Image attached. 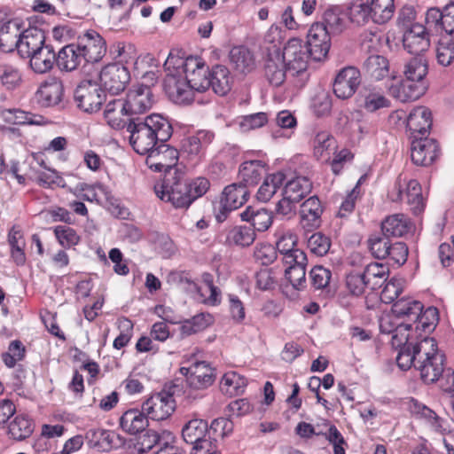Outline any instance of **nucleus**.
<instances>
[{
	"label": "nucleus",
	"mask_w": 454,
	"mask_h": 454,
	"mask_svg": "<svg viewBox=\"0 0 454 454\" xmlns=\"http://www.w3.org/2000/svg\"><path fill=\"white\" fill-rule=\"evenodd\" d=\"M233 422L226 418H217L208 426V435L212 439L228 437L233 431Z\"/></svg>",
	"instance_id": "obj_56"
},
{
	"label": "nucleus",
	"mask_w": 454,
	"mask_h": 454,
	"mask_svg": "<svg viewBox=\"0 0 454 454\" xmlns=\"http://www.w3.org/2000/svg\"><path fill=\"white\" fill-rule=\"evenodd\" d=\"M25 354V348L21 342L13 340L10 343L8 351L2 356L3 361L9 368L13 367L18 361H20Z\"/></svg>",
	"instance_id": "obj_64"
},
{
	"label": "nucleus",
	"mask_w": 454,
	"mask_h": 454,
	"mask_svg": "<svg viewBox=\"0 0 454 454\" xmlns=\"http://www.w3.org/2000/svg\"><path fill=\"white\" fill-rule=\"evenodd\" d=\"M255 239V231L248 226H234L226 230L225 242L231 246L249 247Z\"/></svg>",
	"instance_id": "obj_43"
},
{
	"label": "nucleus",
	"mask_w": 454,
	"mask_h": 454,
	"mask_svg": "<svg viewBox=\"0 0 454 454\" xmlns=\"http://www.w3.org/2000/svg\"><path fill=\"white\" fill-rule=\"evenodd\" d=\"M265 173V164L262 160H249L241 164L239 176L241 184L247 187L256 184Z\"/></svg>",
	"instance_id": "obj_39"
},
{
	"label": "nucleus",
	"mask_w": 454,
	"mask_h": 454,
	"mask_svg": "<svg viewBox=\"0 0 454 454\" xmlns=\"http://www.w3.org/2000/svg\"><path fill=\"white\" fill-rule=\"evenodd\" d=\"M395 200H405L415 215L421 213L425 208V200L422 195V189L415 179H407L399 176L392 192Z\"/></svg>",
	"instance_id": "obj_6"
},
{
	"label": "nucleus",
	"mask_w": 454,
	"mask_h": 454,
	"mask_svg": "<svg viewBox=\"0 0 454 454\" xmlns=\"http://www.w3.org/2000/svg\"><path fill=\"white\" fill-rule=\"evenodd\" d=\"M22 23L15 19L7 21L0 28V48L3 51L11 52L18 50L22 34Z\"/></svg>",
	"instance_id": "obj_26"
},
{
	"label": "nucleus",
	"mask_w": 454,
	"mask_h": 454,
	"mask_svg": "<svg viewBox=\"0 0 454 454\" xmlns=\"http://www.w3.org/2000/svg\"><path fill=\"white\" fill-rule=\"evenodd\" d=\"M425 22L428 30L441 35L444 33L454 38V3L445 5L442 11L438 8L428 9Z\"/></svg>",
	"instance_id": "obj_12"
},
{
	"label": "nucleus",
	"mask_w": 454,
	"mask_h": 454,
	"mask_svg": "<svg viewBox=\"0 0 454 454\" xmlns=\"http://www.w3.org/2000/svg\"><path fill=\"white\" fill-rule=\"evenodd\" d=\"M239 216L242 221L251 223L254 227L253 229L258 231L268 230L272 223L271 214L264 208L255 209L252 207H247Z\"/></svg>",
	"instance_id": "obj_41"
},
{
	"label": "nucleus",
	"mask_w": 454,
	"mask_h": 454,
	"mask_svg": "<svg viewBox=\"0 0 454 454\" xmlns=\"http://www.w3.org/2000/svg\"><path fill=\"white\" fill-rule=\"evenodd\" d=\"M248 198L247 187L241 184H232L223 191L218 208L215 212V218L219 223L226 220L227 215L240 207L246 203Z\"/></svg>",
	"instance_id": "obj_9"
},
{
	"label": "nucleus",
	"mask_w": 454,
	"mask_h": 454,
	"mask_svg": "<svg viewBox=\"0 0 454 454\" xmlns=\"http://www.w3.org/2000/svg\"><path fill=\"white\" fill-rule=\"evenodd\" d=\"M285 179L286 176L282 172L274 173L266 176L257 192V199L263 202L269 201L278 189L284 184Z\"/></svg>",
	"instance_id": "obj_48"
},
{
	"label": "nucleus",
	"mask_w": 454,
	"mask_h": 454,
	"mask_svg": "<svg viewBox=\"0 0 454 454\" xmlns=\"http://www.w3.org/2000/svg\"><path fill=\"white\" fill-rule=\"evenodd\" d=\"M85 62L77 43L66 45L58 53L57 65L60 70L74 71Z\"/></svg>",
	"instance_id": "obj_28"
},
{
	"label": "nucleus",
	"mask_w": 454,
	"mask_h": 454,
	"mask_svg": "<svg viewBox=\"0 0 454 454\" xmlns=\"http://www.w3.org/2000/svg\"><path fill=\"white\" fill-rule=\"evenodd\" d=\"M364 72L371 79L380 81L390 74L388 60L378 54L369 56L363 65Z\"/></svg>",
	"instance_id": "obj_38"
},
{
	"label": "nucleus",
	"mask_w": 454,
	"mask_h": 454,
	"mask_svg": "<svg viewBox=\"0 0 454 454\" xmlns=\"http://www.w3.org/2000/svg\"><path fill=\"white\" fill-rule=\"evenodd\" d=\"M214 139V134L207 130H199L182 141V150L191 157H200Z\"/></svg>",
	"instance_id": "obj_29"
},
{
	"label": "nucleus",
	"mask_w": 454,
	"mask_h": 454,
	"mask_svg": "<svg viewBox=\"0 0 454 454\" xmlns=\"http://www.w3.org/2000/svg\"><path fill=\"white\" fill-rule=\"evenodd\" d=\"M425 82H417L410 79L397 82L389 86V93L401 102L413 101L419 98L426 92Z\"/></svg>",
	"instance_id": "obj_20"
},
{
	"label": "nucleus",
	"mask_w": 454,
	"mask_h": 454,
	"mask_svg": "<svg viewBox=\"0 0 454 454\" xmlns=\"http://www.w3.org/2000/svg\"><path fill=\"white\" fill-rule=\"evenodd\" d=\"M427 71V59L424 56H415L406 63L403 74L407 79L417 82H424Z\"/></svg>",
	"instance_id": "obj_47"
},
{
	"label": "nucleus",
	"mask_w": 454,
	"mask_h": 454,
	"mask_svg": "<svg viewBox=\"0 0 454 454\" xmlns=\"http://www.w3.org/2000/svg\"><path fill=\"white\" fill-rule=\"evenodd\" d=\"M313 154L317 160L328 161L337 150V141L328 131H318L312 142Z\"/></svg>",
	"instance_id": "obj_32"
},
{
	"label": "nucleus",
	"mask_w": 454,
	"mask_h": 454,
	"mask_svg": "<svg viewBox=\"0 0 454 454\" xmlns=\"http://www.w3.org/2000/svg\"><path fill=\"white\" fill-rule=\"evenodd\" d=\"M397 365L403 371L412 365L420 372L426 383L436 381L444 370V355L439 350L436 340L424 337L412 348L404 346L396 356Z\"/></svg>",
	"instance_id": "obj_2"
},
{
	"label": "nucleus",
	"mask_w": 454,
	"mask_h": 454,
	"mask_svg": "<svg viewBox=\"0 0 454 454\" xmlns=\"http://www.w3.org/2000/svg\"><path fill=\"white\" fill-rule=\"evenodd\" d=\"M0 80L8 90H13L20 84L21 74L16 67L3 64L0 65Z\"/></svg>",
	"instance_id": "obj_57"
},
{
	"label": "nucleus",
	"mask_w": 454,
	"mask_h": 454,
	"mask_svg": "<svg viewBox=\"0 0 454 454\" xmlns=\"http://www.w3.org/2000/svg\"><path fill=\"white\" fill-rule=\"evenodd\" d=\"M45 36L43 32L37 27H29L23 29L18 51L22 57H29L41 48L46 46L44 43Z\"/></svg>",
	"instance_id": "obj_27"
},
{
	"label": "nucleus",
	"mask_w": 454,
	"mask_h": 454,
	"mask_svg": "<svg viewBox=\"0 0 454 454\" xmlns=\"http://www.w3.org/2000/svg\"><path fill=\"white\" fill-rule=\"evenodd\" d=\"M286 278L296 290L306 287V266L287 267L285 270Z\"/></svg>",
	"instance_id": "obj_60"
},
{
	"label": "nucleus",
	"mask_w": 454,
	"mask_h": 454,
	"mask_svg": "<svg viewBox=\"0 0 454 454\" xmlns=\"http://www.w3.org/2000/svg\"><path fill=\"white\" fill-rule=\"evenodd\" d=\"M360 83V71L354 67H346L336 74L333 84V92L337 98L347 99L355 94Z\"/></svg>",
	"instance_id": "obj_14"
},
{
	"label": "nucleus",
	"mask_w": 454,
	"mask_h": 454,
	"mask_svg": "<svg viewBox=\"0 0 454 454\" xmlns=\"http://www.w3.org/2000/svg\"><path fill=\"white\" fill-rule=\"evenodd\" d=\"M53 232L59 244L64 248H71L78 245L81 240L77 231L67 225L55 226Z\"/></svg>",
	"instance_id": "obj_51"
},
{
	"label": "nucleus",
	"mask_w": 454,
	"mask_h": 454,
	"mask_svg": "<svg viewBox=\"0 0 454 454\" xmlns=\"http://www.w3.org/2000/svg\"><path fill=\"white\" fill-rule=\"evenodd\" d=\"M178 160V152L168 145L160 142L153 148L146 157V165L154 171L174 173Z\"/></svg>",
	"instance_id": "obj_10"
},
{
	"label": "nucleus",
	"mask_w": 454,
	"mask_h": 454,
	"mask_svg": "<svg viewBox=\"0 0 454 454\" xmlns=\"http://www.w3.org/2000/svg\"><path fill=\"white\" fill-rule=\"evenodd\" d=\"M412 228L409 218L403 214H395L387 216L381 223V229L386 236L403 237Z\"/></svg>",
	"instance_id": "obj_36"
},
{
	"label": "nucleus",
	"mask_w": 454,
	"mask_h": 454,
	"mask_svg": "<svg viewBox=\"0 0 454 454\" xmlns=\"http://www.w3.org/2000/svg\"><path fill=\"white\" fill-rule=\"evenodd\" d=\"M323 207L317 196H311L301 205L300 215L302 228L313 230L320 225Z\"/></svg>",
	"instance_id": "obj_25"
},
{
	"label": "nucleus",
	"mask_w": 454,
	"mask_h": 454,
	"mask_svg": "<svg viewBox=\"0 0 454 454\" xmlns=\"http://www.w3.org/2000/svg\"><path fill=\"white\" fill-rule=\"evenodd\" d=\"M33 430L32 421L24 415L16 416L8 427L9 435L18 441L27 438Z\"/></svg>",
	"instance_id": "obj_50"
},
{
	"label": "nucleus",
	"mask_w": 454,
	"mask_h": 454,
	"mask_svg": "<svg viewBox=\"0 0 454 454\" xmlns=\"http://www.w3.org/2000/svg\"><path fill=\"white\" fill-rule=\"evenodd\" d=\"M176 407L173 395L166 390L151 395L142 404L143 412L149 419L157 421L169 418Z\"/></svg>",
	"instance_id": "obj_7"
},
{
	"label": "nucleus",
	"mask_w": 454,
	"mask_h": 454,
	"mask_svg": "<svg viewBox=\"0 0 454 454\" xmlns=\"http://www.w3.org/2000/svg\"><path fill=\"white\" fill-rule=\"evenodd\" d=\"M77 45L87 62H98L106 52L105 39L95 30H88L80 35Z\"/></svg>",
	"instance_id": "obj_16"
},
{
	"label": "nucleus",
	"mask_w": 454,
	"mask_h": 454,
	"mask_svg": "<svg viewBox=\"0 0 454 454\" xmlns=\"http://www.w3.org/2000/svg\"><path fill=\"white\" fill-rule=\"evenodd\" d=\"M74 100L80 109L86 113H94L100 109L106 99L102 89L96 82L84 80L74 90Z\"/></svg>",
	"instance_id": "obj_8"
},
{
	"label": "nucleus",
	"mask_w": 454,
	"mask_h": 454,
	"mask_svg": "<svg viewBox=\"0 0 454 454\" xmlns=\"http://www.w3.org/2000/svg\"><path fill=\"white\" fill-rule=\"evenodd\" d=\"M164 90L175 104L187 106L193 101L200 103V95L212 87L215 93L224 96L231 90L230 72L223 66H215L212 71L199 58H183L169 53L164 63Z\"/></svg>",
	"instance_id": "obj_1"
},
{
	"label": "nucleus",
	"mask_w": 454,
	"mask_h": 454,
	"mask_svg": "<svg viewBox=\"0 0 454 454\" xmlns=\"http://www.w3.org/2000/svg\"><path fill=\"white\" fill-rule=\"evenodd\" d=\"M432 126V114L426 106L414 108L408 115L407 128L413 138L427 135Z\"/></svg>",
	"instance_id": "obj_21"
},
{
	"label": "nucleus",
	"mask_w": 454,
	"mask_h": 454,
	"mask_svg": "<svg viewBox=\"0 0 454 454\" xmlns=\"http://www.w3.org/2000/svg\"><path fill=\"white\" fill-rule=\"evenodd\" d=\"M63 96L62 82L57 77H48L39 87L36 98L43 106L58 105Z\"/></svg>",
	"instance_id": "obj_22"
},
{
	"label": "nucleus",
	"mask_w": 454,
	"mask_h": 454,
	"mask_svg": "<svg viewBox=\"0 0 454 454\" xmlns=\"http://www.w3.org/2000/svg\"><path fill=\"white\" fill-rule=\"evenodd\" d=\"M369 4L373 22L385 24L392 19L395 11L394 0H371Z\"/></svg>",
	"instance_id": "obj_45"
},
{
	"label": "nucleus",
	"mask_w": 454,
	"mask_h": 454,
	"mask_svg": "<svg viewBox=\"0 0 454 454\" xmlns=\"http://www.w3.org/2000/svg\"><path fill=\"white\" fill-rule=\"evenodd\" d=\"M325 427H327V431L323 432L321 434L325 435L329 442L333 444L334 454H346L344 449L346 442L340 432L333 425L325 423Z\"/></svg>",
	"instance_id": "obj_63"
},
{
	"label": "nucleus",
	"mask_w": 454,
	"mask_h": 454,
	"mask_svg": "<svg viewBox=\"0 0 454 454\" xmlns=\"http://www.w3.org/2000/svg\"><path fill=\"white\" fill-rule=\"evenodd\" d=\"M231 67L239 73L247 74L255 67L253 53L244 46L233 47L230 52Z\"/></svg>",
	"instance_id": "obj_37"
},
{
	"label": "nucleus",
	"mask_w": 454,
	"mask_h": 454,
	"mask_svg": "<svg viewBox=\"0 0 454 454\" xmlns=\"http://www.w3.org/2000/svg\"><path fill=\"white\" fill-rule=\"evenodd\" d=\"M287 66L281 54H266L264 77L273 87L281 86L286 79Z\"/></svg>",
	"instance_id": "obj_23"
},
{
	"label": "nucleus",
	"mask_w": 454,
	"mask_h": 454,
	"mask_svg": "<svg viewBox=\"0 0 454 454\" xmlns=\"http://www.w3.org/2000/svg\"><path fill=\"white\" fill-rule=\"evenodd\" d=\"M423 310V305L420 301L411 298H403L396 301L392 308V311L398 317H407L409 321L415 322L419 319Z\"/></svg>",
	"instance_id": "obj_42"
},
{
	"label": "nucleus",
	"mask_w": 454,
	"mask_h": 454,
	"mask_svg": "<svg viewBox=\"0 0 454 454\" xmlns=\"http://www.w3.org/2000/svg\"><path fill=\"white\" fill-rule=\"evenodd\" d=\"M361 107L370 113L390 106L389 100L385 97L381 89L376 87L364 88L361 94Z\"/></svg>",
	"instance_id": "obj_35"
},
{
	"label": "nucleus",
	"mask_w": 454,
	"mask_h": 454,
	"mask_svg": "<svg viewBox=\"0 0 454 454\" xmlns=\"http://www.w3.org/2000/svg\"><path fill=\"white\" fill-rule=\"evenodd\" d=\"M193 286L200 296V301L209 306H217L222 301L221 290L215 285L209 286H198L193 283Z\"/></svg>",
	"instance_id": "obj_59"
},
{
	"label": "nucleus",
	"mask_w": 454,
	"mask_h": 454,
	"mask_svg": "<svg viewBox=\"0 0 454 454\" xmlns=\"http://www.w3.org/2000/svg\"><path fill=\"white\" fill-rule=\"evenodd\" d=\"M331 33L325 23H313L307 34V47L316 61L325 59L331 47Z\"/></svg>",
	"instance_id": "obj_11"
},
{
	"label": "nucleus",
	"mask_w": 454,
	"mask_h": 454,
	"mask_svg": "<svg viewBox=\"0 0 454 454\" xmlns=\"http://www.w3.org/2000/svg\"><path fill=\"white\" fill-rule=\"evenodd\" d=\"M154 191L161 200L170 202L176 208H186L191 205L188 183L177 170L165 175L162 182L155 184Z\"/></svg>",
	"instance_id": "obj_4"
},
{
	"label": "nucleus",
	"mask_w": 454,
	"mask_h": 454,
	"mask_svg": "<svg viewBox=\"0 0 454 454\" xmlns=\"http://www.w3.org/2000/svg\"><path fill=\"white\" fill-rule=\"evenodd\" d=\"M148 417L143 409H130L126 411L120 419V426L123 431L129 434L142 432L148 426Z\"/></svg>",
	"instance_id": "obj_31"
},
{
	"label": "nucleus",
	"mask_w": 454,
	"mask_h": 454,
	"mask_svg": "<svg viewBox=\"0 0 454 454\" xmlns=\"http://www.w3.org/2000/svg\"><path fill=\"white\" fill-rule=\"evenodd\" d=\"M307 247L313 254L324 256L331 247V240L325 234L316 232L308 239Z\"/></svg>",
	"instance_id": "obj_55"
},
{
	"label": "nucleus",
	"mask_w": 454,
	"mask_h": 454,
	"mask_svg": "<svg viewBox=\"0 0 454 454\" xmlns=\"http://www.w3.org/2000/svg\"><path fill=\"white\" fill-rule=\"evenodd\" d=\"M311 190L312 182L306 176H297L286 183L283 193L291 200L300 202Z\"/></svg>",
	"instance_id": "obj_40"
},
{
	"label": "nucleus",
	"mask_w": 454,
	"mask_h": 454,
	"mask_svg": "<svg viewBox=\"0 0 454 454\" xmlns=\"http://www.w3.org/2000/svg\"><path fill=\"white\" fill-rule=\"evenodd\" d=\"M129 72L119 64L107 65L99 73L100 86L111 94L122 91L129 82Z\"/></svg>",
	"instance_id": "obj_13"
},
{
	"label": "nucleus",
	"mask_w": 454,
	"mask_h": 454,
	"mask_svg": "<svg viewBox=\"0 0 454 454\" xmlns=\"http://www.w3.org/2000/svg\"><path fill=\"white\" fill-rule=\"evenodd\" d=\"M388 323L387 317H383L380 321V328L382 332H387L392 333V339H391V344L393 348L399 349L398 352L404 347V346H410L414 347L416 345L415 343H412L410 341V340L412 338L410 333H407V332L413 330V325L410 323H401L399 324L396 328L392 331L391 329L387 327V325Z\"/></svg>",
	"instance_id": "obj_34"
},
{
	"label": "nucleus",
	"mask_w": 454,
	"mask_h": 454,
	"mask_svg": "<svg viewBox=\"0 0 454 454\" xmlns=\"http://www.w3.org/2000/svg\"><path fill=\"white\" fill-rule=\"evenodd\" d=\"M124 116H130L127 113V108L123 98L110 99L105 107L104 117L113 129H120L125 127L126 121Z\"/></svg>",
	"instance_id": "obj_30"
},
{
	"label": "nucleus",
	"mask_w": 454,
	"mask_h": 454,
	"mask_svg": "<svg viewBox=\"0 0 454 454\" xmlns=\"http://www.w3.org/2000/svg\"><path fill=\"white\" fill-rule=\"evenodd\" d=\"M390 243L391 241L387 237L374 234L368 239V247L375 258L385 259L387 257Z\"/></svg>",
	"instance_id": "obj_58"
},
{
	"label": "nucleus",
	"mask_w": 454,
	"mask_h": 454,
	"mask_svg": "<svg viewBox=\"0 0 454 454\" xmlns=\"http://www.w3.org/2000/svg\"><path fill=\"white\" fill-rule=\"evenodd\" d=\"M411 160L416 165L428 166L438 157L440 149L433 138L417 137L411 142Z\"/></svg>",
	"instance_id": "obj_18"
},
{
	"label": "nucleus",
	"mask_w": 454,
	"mask_h": 454,
	"mask_svg": "<svg viewBox=\"0 0 454 454\" xmlns=\"http://www.w3.org/2000/svg\"><path fill=\"white\" fill-rule=\"evenodd\" d=\"M182 437L192 447L209 440L207 422L198 418L188 420L182 428Z\"/></svg>",
	"instance_id": "obj_24"
},
{
	"label": "nucleus",
	"mask_w": 454,
	"mask_h": 454,
	"mask_svg": "<svg viewBox=\"0 0 454 454\" xmlns=\"http://www.w3.org/2000/svg\"><path fill=\"white\" fill-rule=\"evenodd\" d=\"M427 27L420 24H412L403 34V43L404 49L415 56H424L423 53L429 49L430 40Z\"/></svg>",
	"instance_id": "obj_17"
},
{
	"label": "nucleus",
	"mask_w": 454,
	"mask_h": 454,
	"mask_svg": "<svg viewBox=\"0 0 454 454\" xmlns=\"http://www.w3.org/2000/svg\"><path fill=\"white\" fill-rule=\"evenodd\" d=\"M454 38H440L436 47V59L440 65L450 66L454 60Z\"/></svg>",
	"instance_id": "obj_54"
},
{
	"label": "nucleus",
	"mask_w": 454,
	"mask_h": 454,
	"mask_svg": "<svg viewBox=\"0 0 454 454\" xmlns=\"http://www.w3.org/2000/svg\"><path fill=\"white\" fill-rule=\"evenodd\" d=\"M90 442L93 446L98 448L99 450H108L112 447L113 434L110 431L105 429H95L90 432Z\"/></svg>",
	"instance_id": "obj_62"
},
{
	"label": "nucleus",
	"mask_w": 454,
	"mask_h": 454,
	"mask_svg": "<svg viewBox=\"0 0 454 454\" xmlns=\"http://www.w3.org/2000/svg\"><path fill=\"white\" fill-rule=\"evenodd\" d=\"M214 317L209 313H200L192 317L191 319L184 321L180 327V333L183 336H189L201 332L211 325Z\"/></svg>",
	"instance_id": "obj_46"
},
{
	"label": "nucleus",
	"mask_w": 454,
	"mask_h": 454,
	"mask_svg": "<svg viewBox=\"0 0 454 454\" xmlns=\"http://www.w3.org/2000/svg\"><path fill=\"white\" fill-rule=\"evenodd\" d=\"M185 371L187 384L193 389H204L211 386L215 380L214 369L204 361L196 362L189 368H182Z\"/></svg>",
	"instance_id": "obj_19"
},
{
	"label": "nucleus",
	"mask_w": 454,
	"mask_h": 454,
	"mask_svg": "<svg viewBox=\"0 0 454 454\" xmlns=\"http://www.w3.org/2000/svg\"><path fill=\"white\" fill-rule=\"evenodd\" d=\"M310 53L302 40L294 37L288 40L281 52V58L294 76L300 77L298 86H303L308 80L307 72Z\"/></svg>",
	"instance_id": "obj_5"
},
{
	"label": "nucleus",
	"mask_w": 454,
	"mask_h": 454,
	"mask_svg": "<svg viewBox=\"0 0 454 454\" xmlns=\"http://www.w3.org/2000/svg\"><path fill=\"white\" fill-rule=\"evenodd\" d=\"M129 142L135 152L147 154L158 143L166 142L172 135V126L161 114H153L144 121L131 120L127 126Z\"/></svg>",
	"instance_id": "obj_3"
},
{
	"label": "nucleus",
	"mask_w": 454,
	"mask_h": 454,
	"mask_svg": "<svg viewBox=\"0 0 454 454\" xmlns=\"http://www.w3.org/2000/svg\"><path fill=\"white\" fill-rule=\"evenodd\" d=\"M438 321V310L436 308L429 307L424 312L420 313L419 319L414 324V330L418 331L422 329L424 331H430L436 325Z\"/></svg>",
	"instance_id": "obj_61"
},
{
	"label": "nucleus",
	"mask_w": 454,
	"mask_h": 454,
	"mask_svg": "<svg viewBox=\"0 0 454 454\" xmlns=\"http://www.w3.org/2000/svg\"><path fill=\"white\" fill-rule=\"evenodd\" d=\"M128 114H142L151 109L153 105L152 90L146 85L133 86L123 99Z\"/></svg>",
	"instance_id": "obj_15"
},
{
	"label": "nucleus",
	"mask_w": 454,
	"mask_h": 454,
	"mask_svg": "<svg viewBox=\"0 0 454 454\" xmlns=\"http://www.w3.org/2000/svg\"><path fill=\"white\" fill-rule=\"evenodd\" d=\"M282 42V30L278 26H271L263 38V48L266 54H281Z\"/></svg>",
	"instance_id": "obj_53"
},
{
	"label": "nucleus",
	"mask_w": 454,
	"mask_h": 454,
	"mask_svg": "<svg viewBox=\"0 0 454 454\" xmlns=\"http://www.w3.org/2000/svg\"><path fill=\"white\" fill-rule=\"evenodd\" d=\"M349 18L353 23L363 25L372 20L371 7L368 1L354 0L349 6Z\"/></svg>",
	"instance_id": "obj_52"
},
{
	"label": "nucleus",
	"mask_w": 454,
	"mask_h": 454,
	"mask_svg": "<svg viewBox=\"0 0 454 454\" xmlns=\"http://www.w3.org/2000/svg\"><path fill=\"white\" fill-rule=\"evenodd\" d=\"M363 274L368 286L375 290L386 282L389 275V269L381 262H372L365 267Z\"/></svg>",
	"instance_id": "obj_44"
},
{
	"label": "nucleus",
	"mask_w": 454,
	"mask_h": 454,
	"mask_svg": "<svg viewBox=\"0 0 454 454\" xmlns=\"http://www.w3.org/2000/svg\"><path fill=\"white\" fill-rule=\"evenodd\" d=\"M246 386L247 380L235 372L224 373L220 382L221 390L231 396L243 393Z\"/></svg>",
	"instance_id": "obj_49"
},
{
	"label": "nucleus",
	"mask_w": 454,
	"mask_h": 454,
	"mask_svg": "<svg viewBox=\"0 0 454 454\" xmlns=\"http://www.w3.org/2000/svg\"><path fill=\"white\" fill-rule=\"evenodd\" d=\"M30 67L36 74H45L57 64V57L51 46L46 45L28 57Z\"/></svg>",
	"instance_id": "obj_33"
}]
</instances>
